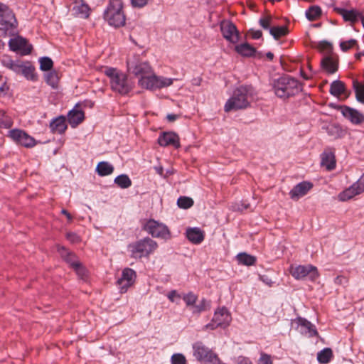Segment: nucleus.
Returning <instances> with one entry per match:
<instances>
[{"label": "nucleus", "instance_id": "obj_1", "mask_svg": "<svg viewBox=\"0 0 364 364\" xmlns=\"http://www.w3.org/2000/svg\"><path fill=\"white\" fill-rule=\"evenodd\" d=\"M252 96V87L242 85L237 87L232 95L227 100L224 106V111L229 112L239 109H246L250 105V98Z\"/></svg>", "mask_w": 364, "mask_h": 364}, {"label": "nucleus", "instance_id": "obj_2", "mask_svg": "<svg viewBox=\"0 0 364 364\" xmlns=\"http://www.w3.org/2000/svg\"><path fill=\"white\" fill-rule=\"evenodd\" d=\"M272 87L276 96L281 99H288L301 91L299 82L289 75H283L274 80Z\"/></svg>", "mask_w": 364, "mask_h": 364}, {"label": "nucleus", "instance_id": "obj_3", "mask_svg": "<svg viewBox=\"0 0 364 364\" xmlns=\"http://www.w3.org/2000/svg\"><path fill=\"white\" fill-rule=\"evenodd\" d=\"M105 74L109 80L110 87L113 92L126 95L132 90V84L127 75L117 68L107 67L105 70Z\"/></svg>", "mask_w": 364, "mask_h": 364}, {"label": "nucleus", "instance_id": "obj_4", "mask_svg": "<svg viewBox=\"0 0 364 364\" xmlns=\"http://www.w3.org/2000/svg\"><path fill=\"white\" fill-rule=\"evenodd\" d=\"M157 247L158 244L155 240L149 237H145L129 244L127 249L132 258L139 259L142 257H148Z\"/></svg>", "mask_w": 364, "mask_h": 364}, {"label": "nucleus", "instance_id": "obj_5", "mask_svg": "<svg viewBox=\"0 0 364 364\" xmlns=\"http://www.w3.org/2000/svg\"><path fill=\"white\" fill-rule=\"evenodd\" d=\"M103 16L110 26L115 28L123 26L125 24L126 17L123 11L122 1L109 0Z\"/></svg>", "mask_w": 364, "mask_h": 364}, {"label": "nucleus", "instance_id": "obj_6", "mask_svg": "<svg viewBox=\"0 0 364 364\" xmlns=\"http://www.w3.org/2000/svg\"><path fill=\"white\" fill-rule=\"evenodd\" d=\"M18 22L13 11L6 4L0 2V35L13 34Z\"/></svg>", "mask_w": 364, "mask_h": 364}, {"label": "nucleus", "instance_id": "obj_7", "mask_svg": "<svg viewBox=\"0 0 364 364\" xmlns=\"http://www.w3.org/2000/svg\"><path fill=\"white\" fill-rule=\"evenodd\" d=\"M141 228L155 238L168 240L171 238V232L165 224L154 219L144 220Z\"/></svg>", "mask_w": 364, "mask_h": 364}, {"label": "nucleus", "instance_id": "obj_8", "mask_svg": "<svg viewBox=\"0 0 364 364\" xmlns=\"http://www.w3.org/2000/svg\"><path fill=\"white\" fill-rule=\"evenodd\" d=\"M173 80L169 77L156 75L154 72L151 75H148L145 77L139 79V85L146 90H156L172 85Z\"/></svg>", "mask_w": 364, "mask_h": 364}, {"label": "nucleus", "instance_id": "obj_9", "mask_svg": "<svg viewBox=\"0 0 364 364\" xmlns=\"http://www.w3.org/2000/svg\"><path fill=\"white\" fill-rule=\"evenodd\" d=\"M193 356L198 361H205L209 364H220V360L217 354L205 346L201 341L193 344Z\"/></svg>", "mask_w": 364, "mask_h": 364}, {"label": "nucleus", "instance_id": "obj_10", "mask_svg": "<svg viewBox=\"0 0 364 364\" xmlns=\"http://www.w3.org/2000/svg\"><path fill=\"white\" fill-rule=\"evenodd\" d=\"M127 70L139 79L145 77L153 73V70L148 61H141L138 57L134 56L127 61Z\"/></svg>", "mask_w": 364, "mask_h": 364}, {"label": "nucleus", "instance_id": "obj_11", "mask_svg": "<svg viewBox=\"0 0 364 364\" xmlns=\"http://www.w3.org/2000/svg\"><path fill=\"white\" fill-rule=\"evenodd\" d=\"M289 272L296 280H302L307 278L309 280L314 282L319 277L317 268L312 264L291 265Z\"/></svg>", "mask_w": 364, "mask_h": 364}, {"label": "nucleus", "instance_id": "obj_12", "mask_svg": "<svg viewBox=\"0 0 364 364\" xmlns=\"http://www.w3.org/2000/svg\"><path fill=\"white\" fill-rule=\"evenodd\" d=\"M232 321L231 314L225 306L218 308L214 312L213 317L210 323L206 324L205 329L214 330L218 327L225 328Z\"/></svg>", "mask_w": 364, "mask_h": 364}, {"label": "nucleus", "instance_id": "obj_13", "mask_svg": "<svg viewBox=\"0 0 364 364\" xmlns=\"http://www.w3.org/2000/svg\"><path fill=\"white\" fill-rule=\"evenodd\" d=\"M58 252L63 260L67 262L77 273V274L83 278L86 274V269L78 260L77 256L72 252H70L63 246H58Z\"/></svg>", "mask_w": 364, "mask_h": 364}, {"label": "nucleus", "instance_id": "obj_14", "mask_svg": "<svg viewBox=\"0 0 364 364\" xmlns=\"http://www.w3.org/2000/svg\"><path fill=\"white\" fill-rule=\"evenodd\" d=\"M9 136L17 144L26 148L33 147L36 144L35 139L21 129L10 130Z\"/></svg>", "mask_w": 364, "mask_h": 364}, {"label": "nucleus", "instance_id": "obj_15", "mask_svg": "<svg viewBox=\"0 0 364 364\" xmlns=\"http://www.w3.org/2000/svg\"><path fill=\"white\" fill-rule=\"evenodd\" d=\"M363 192H364V173L356 182L339 193L338 199L341 201H346Z\"/></svg>", "mask_w": 364, "mask_h": 364}, {"label": "nucleus", "instance_id": "obj_16", "mask_svg": "<svg viewBox=\"0 0 364 364\" xmlns=\"http://www.w3.org/2000/svg\"><path fill=\"white\" fill-rule=\"evenodd\" d=\"M136 278V273L134 269L129 267L124 268L122 272L121 277L117 281L120 292H127L128 289L134 284Z\"/></svg>", "mask_w": 364, "mask_h": 364}, {"label": "nucleus", "instance_id": "obj_17", "mask_svg": "<svg viewBox=\"0 0 364 364\" xmlns=\"http://www.w3.org/2000/svg\"><path fill=\"white\" fill-rule=\"evenodd\" d=\"M294 321L297 324V330L301 334L309 338L316 337L318 336V333L315 325L306 318L297 317Z\"/></svg>", "mask_w": 364, "mask_h": 364}, {"label": "nucleus", "instance_id": "obj_18", "mask_svg": "<svg viewBox=\"0 0 364 364\" xmlns=\"http://www.w3.org/2000/svg\"><path fill=\"white\" fill-rule=\"evenodd\" d=\"M220 26L223 36L227 41L232 43H235L239 41V32L232 22L230 21H223Z\"/></svg>", "mask_w": 364, "mask_h": 364}, {"label": "nucleus", "instance_id": "obj_19", "mask_svg": "<svg viewBox=\"0 0 364 364\" xmlns=\"http://www.w3.org/2000/svg\"><path fill=\"white\" fill-rule=\"evenodd\" d=\"M9 47L11 50L20 52L23 55L31 53L32 50V46L28 44L26 39L21 36L11 38L9 41Z\"/></svg>", "mask_w": 364, "mask_h": 364}, {"label": "nucleus", "instance_id": "obj_20", "mask_svg": "<svg viewBox=\"0 0 364 364\" xmlns=\"http://www.w3.org/2000/svg\"><path fill=\"white\" fill-rule=\"evenodd\" d=\"M340 110L343 116L353 124H360L364 122V114L356 109L346 105L341 106Z\"/></svg>", "mask_w": 364, "mask_h": 364}, {"label": "nucleus", "instance_id": "obj_21", "mask_svg": "<svg viewBox=\"0 0 364 364\" xmlns=\"http://www.w3.org/2000/svg\"><path fill=\"white\" fill-rule=\"evenodd\" d=\"M313 188V183L309 181H304L293 187L289 194L290 198L293 200H298L300 198L304 196Z\"/></svg>", "mask_w": 364, "mask_h": 364}, {"label": "nucleus", "instance_id": "obj_22", "mask_svg": "<svg viewBox=\"0 0 364 364\" xmlns=\"http://www.w3.org/2000/svg\"><path fill=\"white\" fill-rule=\"evenodd\" d=\"M158 143L161 146H173L176 148L180 146L179 137L173 132H164L158 138Z\"/></svg>", "mask_w": 364, "mask_h": 364}, {"label": "nucleus", "instance_id": "obj_23", "mask_svg": "<svg viewBox=\"0 0 364 364\" xmlns=\"http://www.w3.org/2000/svg\"><path fill=\"white\" fill-rule=\"evenodd\" d=\"M187 239L194 245L200 244L205 238V232L200 228H188L186 230Z\"/></svg>", "mask_w": 364, "mask_h": 364}, {"label": "nucleus", "instance_id": "obj_24", "mask_svg": "<svg viewBox=\"0 0 364 364\" xmlns=\"http://www.w3.org/2000/svg\"><path fill=\"white\" fill-rule=\"evenodd\" d=\"M334 10L343 17L345 21L355 23L358 21L359 18L361 20V18L364 17L361 13L356 9L347 10L343 8L336 7Z\"/></svg>", "mask_w": 364, "mask_h": 364}, {"label": "nucleus", "instance_id": "obj_25", "mask_svg": "<svg viewBox=\"0 0 364 364\" xmlns=\"http://www.w3.org/2000/svg\"><path fill=\"white\" fill-rule=\"evenodd\" d=\"M0 63L4 67L13 71L16 75L19 74L22 61L19 60H14L10 55H3L0 57Z\"/></svg>", "mask_w": 364, "mask_h": 364}, {"label": "nucleus", "instance_id": "obj_26", "mask_svg": "<svg viewBox=\"0 0 364 364\" xmlns=\"http://www.w3.org/2000/svg\"><path fill=\"white\" fill-rule=\"evenodd\" d=\"M49 127L52 133L63 134L68 127L65 117L63 115L55 117L50 122Z\"/></svg>", "mask_w": 364, "mask_h": 364}, {"label": "nucleus", "instance_id": "obj_27", "mask_svg": "<svg viewBox=\"0 0 364 364\" xmlns=\"http://www.w3.org/2000/svg\"><path fill=\"white\" fill-rule=\"evenodd\" d=\"M321 63L323 69L328 74H333L338 70V60L333 55L325 56Z\"/></svg>", "mask_w": 364, "mask_h": 364}, {"label": "nucleus", "instance_id": "obj_28", "mask_svg": "<svg viewBox=\"0 0 364 364\" xmlns=\"http://www.w3.org/2000/svg\"><path fill=\"white\" fill-rule=\"evenodd\" d=\"M321 164L325 166L328 171L334 169L336 167L334 153L329 150H325L321 154Z\"/></svg>", "mask_w": 364, "mask_h": 364}, {"label": "nucleus", "instance_id": "obj_29", "mask_svg": "<svg viewBox=\"0 0 364 364\" xmlns=\"http://www.w3.org/2000/svg\"><path fill=\"white\" fill-rule=\"evenodd\" d=\"M84 112L80 109H76L75 107L71 109L68 114V123L73 128L80 124L84 120Z\"/></svg>", "mask_w": 364, "mask_h": 364}, {"label": "nucleus", "instance_id": "obj_30", "mask_svg": "<svg viewBox=\"0 0 364 364\" xmlns=\"http://www.w3.org/2000/svg\"><path fill=\"white\" fill-rule=\"evenodd\" d=\"M18 75H23L28 80L35 81L36 80L35 68L28 63H21Z\"/></svg>", "mask_w": 364, "mask_h": 364}, {"label": "nucleus", "instance_id": "obj_31", "mask_svg": "<svg viewBox=\"0 0 364 364\" xmlns=\"http://www.w3.org/2000/svg\"><path fill=\"white\" fill-rule=\"evenodd\" d=\"M236 259L239 264L252 266L256 263V257L246 252H240L236 255Z\"/></svg>", "mask_w": 364, "mask_h": 364}, {"label": "nucleus", "instance_id": "obj_32", "mask_svg": "<svg viewBox=\"0 0 364 364\" xmlns=\"http://www.w3.org/2000/svg\"><path fill=\"white\" fill-rule=\"evenodd\" d=\"M96 171L100 176H109L113 173L114 166L107 161H101L97 165Z\"/></svg>", "mask_w": 364, "mask_h": 364}, {"label": "nucleus", "instance_id": "obj_33", "mask_svg": "<svg viewBox=\"0 0 364 364\" xmlns=\"http://www.w3.org/2000/svg\"><path fill=\"white\" fill-rule=\"evenodd\" d=\"M330 93L335 97H338L341 95L345 93L346 85L344 82L341 80H336L331 82L330 85Z\"/></svg>", "mask_w": 364, "mask_h": 364}, {"label": "nucleus", "instance_id": "obj_34", "mask_svg": "<svg viewBox=\"0 0 364 364\" xmlns=\"http://www.w3.org/2000/svg\"><path fill=\"white\" fill-rule=\"evenodd\" d=\"M235 50L238 53L247 57L254 55L256 52L255 48L247 43L236 46Z\"/></svg>", "mask_w": 364, "mask_h": 364}, {"label": "nucleus", "instance_id": "obj_35", "mask_svg": "<svg viewBox=\"0 0 364 364\" xmlns=\"http://www.w3.org/2000/svg\"><path fill=\"white\" fill-rule=\"evenodd\" d=\"M333 357V351L330 348H325L317 354V360L319 363H328Z\"/></svg>", "mask_w": 364, "mask_h": 364}, {"label": "nucleus", "instance_id": "obj_36", "mask_svg": "<svg viewBox=\"0 0 364 364\" xmlns=\"http://www.w3.org/2000/svg\"><path fill=\"white\" fill-rule=\"evenodd\" d=\"M114 183L120 188L126 189L129 188L132 182L128 175L127 174H121L117 176L114 180Z\"/></svg>", "mask_w": 364, "mask_h": 364}, {"label": "nucleus", "instance_id": "obj_37", "mask_svg": "<svg viewBox=\"0 0 364 364\" xmlns=\"http://www.w3.org/2000/svg\"><path fill=\"white\" fill-rule=\"evenodd\" d=\"M321 9L318 6H311L306 10L305 15L308 20L315 21L321 16Z\"/></svg>", "mask_w": 364, "mask_h": 364}, {"label": "nucleus", "instance_id": "obj_38", "mask_svg": "<svg viewBox=\"0 0 364 364\" xmlns=\"http://www.w3.org/2000/svg\"><path fill=\"white\" fill-rule=\"evenodd\" d=\"M289 33L288 28L285 26H274L269 28V33L276 40L279 39L282 36H285Z\"/></svg>", "mask_w": 364, "mask_h": 364}, {"label": "nucleus", "instance_id": "obj_39", "mask_svg": "<svg viewBox=\"0 0 364 364\" xmlns=\"http://www.w3.org/2000/svg\"><path fill=\"white\" fill-rule=\"evenodd\" d=\"M353 85L357 101L364 104V85H361L358 81L354 80Z\"/></svg>", "mask_w": 364, "mask_h": 364}, {"label": "nucleus", "instance_id": "obj_40", "mask_svg": "<svg viewBox=\"0 0 364 364\" xmlns=\"http://www.w3.org/2000/svg\"><path fill=\"white\" fill-rule=\"evenodd\" d=\"M12 126V119L4 111L0 110V129H9Z\"/></svg>", "mask_w": 364, "mask_h": 364}, {"label": "nucleus", "instance_id": "obj_41", "mask_svg": "<svg viewBox=\"0 0 364 364\" xmlns=\"http://www.w3.org/2000/svg\"><path fill=\"white\" fill-rule=\"evenodd\" d=\"M46 82L53 88H55L58 83V74L55 70L49 71L45 76Z\"/></svg>", "mask_w": 364, "mask_h": 364}, {"label": "nucleus", "instance_id": "obj_42", "mask_svg": "<svg viewBox=\"0 0 364 364\" xmlns=\"http://www.w3.org/2000/svg\"><path fill=\"white\" fill-rule=\"evenodd\" d=\"M40 63V69L43 71H50L53 65L52 59L49 57H41L38 60Z\"/></svg>", "mask_w": 364, "mask_h": 364}, {"label": "nucleus", "instance_id": "obj_43", "mask_svg": "<svg viewBox=\"0 0 364 364\" xmlns=\"http://www.w3.org/2000/svg\"><path fill=\"white\" fill-rule=\"evenodd\" d=\"M177 205L181 208L188 209L193 205V200L187 196H180L177 200Z\"/></svg>", "mask_w": 364, "mask_h": 364}, {"label": "nucleus", "instance_id": "obj_44", "mask_svg": "<svg viewBox=\"0 0 364 364\" xmlns=\"http://www.w3.org/2000/svg\"><path fill=\"white\" fill-rule=\"evenodd\" d=\"M209 305V302L205 299H202L200 301V303L197 305H195L193 306V309L192 313L193 314H199L201 312L204 311L207 309V306Z\"/></svg>", "mask_w": 364, "mask_h": 364}, {"label": "nucleus", "instance_id": "obj_45", "mask_svg": "<svg viewBox=\"0 0 364 364\" xmlns=\"http://www.w3.org/2000/svg\"><path fill=\"white\" fill-rule=\"evenodd\" d=\"M182 298L188 306H194V304H196V302L198 299L197 295H196L192 291L185 294Z\"/></svg>", "mask_w": 364, "mask_h": 364}, {"label": "nucleus", "instance_id": "obj_46", "mask_svg": "<svg viewBox=\"0 0 364 364\" xmlns=\"http://www.w3.org/2000/svg\"><path fill=\"white\" fill-rule=\"evenodd\" d=\"M171 364H186V357L182 353H174L171 358Z\"/></svg>", "mask_w": 364, "mask_h": 364}, {"label": "nucleus", "instance_id": "obj_47", "mask_svg": "<svg viewBox=\"0 0 364 364\" xmlns=\"http://www.w3.org/2000/svg\"><path fill=\"white\" fill-rule=\"evenodd\" d=\"M356 43H357V41L355 39H350L346 41H341L340 43V48L343 51L346 52V51L348 50L350 48H351L352 47H353L354 46H355Z\"/></svg>", "mask_w": 364, "mask_h": 364}, {"label": "nucleus", "instance_id": "obj_48", "mask_svg": "<svg viewBox=\"0 0 364 364\" xmlns=\"http://www.w3.org/2000/svg\"><path fill=\"white\" fill-rule=\"evenodd\" d=\"M271 21H272V17L271 16L262 17V18H259V24L260 25V26L262 28H264L265 30H269V28H272V27H270Z\"/></svg>", "mask_w": 364, "mask_h": 364}, {"label": "nucleus", "instance_id": "obj_49", "mask_svg": "<svg viewBox=\"0 0 364 364\" xmlns=\"http://www.w3.org/2000/svg\"><path fill=\"white\" fill-rule=\"evenodd\" d=\"M232 360L235 364H252V360L248 357L243 355L235 357Z\"/></svg>", "mask_w": 364, "mask_h": 364}, {"label": "nucleus", "instance_id": "obj_50", "mask_svg": "<svg viewBox=\"0 0 364 364\" xmlns=\"http://www.w3.org/2000/svg\"><path fill=\"white\" fill-rule=\"evenodd\" d=\"M257 364H273V362L269 354L261 353Z\"/></svg>", "mask_w": 364, "mask_h": 364}, {"label": "nucleus", "instance_id": "obj_51", "mask_svg": "<svg viewBox=\"0 0 364 364\" xmlns=\"http://www.w3.org/2000/svg\"><path fill=\"white\" fill-rule=\"evenodd\" d=\"M66 239L71 243H78L80 241V236L73 232H68L66 233Z\"/></svg>", "mask_w": 364, "mask_h": 364}, {"label": "nucleus", "instance_id": "obj_52", "mask_svg": "<svg viewBox=\"0 0 364 364\" xmlns=\"http://www.w3.org/2000/svg\"><path fill=\"white\" fill-rule=\"evenodd\" d=\"M329 134L331 135L336 134L335 136L336 138L341 137L343 135V130L338 125L333 127V128L329 131Z\"/></svg>", "mask_w": 364, "mask_h": 364}, {"label": "nucleus", "instance_id": "obj_53", "mask_svg": "<svg viewBox=\"0 0 364 364\" xmlns=\"http://www.w3.org/2000/svg\"><path fill=\"white\" fill-rule=\"evenodd\" d=\"M148 0H131V4L133 7L141 8L146 6Z\"/></svg>", "mask_w": 364, "mask_h": 364}, {"label": "nucleus", "instance_id": "obj_54", "mask_svg": "<svg viewBox=\"0 0 364 364\" xmlns=\"http://www.w3.org/2000/svg\"><path fill=\"white\" fill-rule=\"evenodd\" d=\"M77 11L82 14L87 16L88 6L85 4H82L80 6H77Z\"/></svg>", "mask_w": 364, "mask_h": 364}, {"label": "nucleus", "instance_id": "obj_55", "mask_svg": "<svg viewBox=\"0 0 364 364\" xmlns=\"http://www.w3.org/2000/svg\"><path fill=\"white\" fill-rule=\"evenodd\" d=\"M175 296H177L178 298H180V295L177 294L176 291V290H171L170 291L168 294H167V298L171 301V302H173L174 301V297Z\"/></svg>", "mask_w": 364, "mask_h": 364}, {"label": "nucleus", "instance_id": "obj_56", "mask_svg": "<svg viewBox=\"0 0 364 364\" xmlns=\"http://www.w3.org/2000/svg\"><path fill=\"white\" fill-rule=\"evenodd\" d=\"M251 36L254 39H259L262 37V33L259 30H251Z\"/></svg>", "mask_w": 364, "mask_h": 364}, {"label": "nucleus", "instance_id": "obj_57", "mask_svg": "<svg viewBox=\"0 0 364 364\" xmlns=\"http://www.w3.org/2000/svg\"><path fill=\"white\" fill-rule=\"evenodd\" d=\"M250 208V204H244L238 205L237 208L235 209L239 211H243L245 210H247Z\"/></svg>", "mask_w": 364, "mask_h": 364}, {"label": "nucleus", "instance_id": "obj_58", "mask_svg": "<svg viewBox=\"0 0 364 364\" xmlns=\"http://www.w3.org/2000/svg\"><path fill=\"white\" fill-rule=\"evenodd\" d=\"M177 115L174 114H168L167 116H166V119L169 121V122H173L175 121L176 119H177Z\"/></svg>", "mask_w": 364, "mask_h": 364}, {"label": "nucleus", "instance_id": "obj_59", "mask_svg": "<svg viewBox=\"0 0 364 364\" xmlns=\"http://www.w3.org/2000/svg\"><path fill=\"white\" fill-rule=\"evenodd\" d=\"M61 213H62V214H63V215H65V216H66V217H67V218H68V220L69 221H71V220H72L73 218H72V216H71L70 213H68L66 210L63 209V210H61Z\"/></svg>", "mask_w": 364, "mask_h": 364}, {"label": "nucleus", "instance_id": "obj_60", "mask_svg": "<svg viewBox=\"0 0 364 364\" xmlns=\"http://www.w3.org/2000/svg\"><path fill=\"white\" fill-rule=\"evenodd\" d=\"M154 169L156 170V172L159 174L160 176H162L164 173V168L162 166H156L154 167Z\"/></svg>", "mask_w": 364, "mask_h": 364}, {"label": "nucleus", "instance_id": "obj_61", "mask_svg": "<svg viewBox=\"0 0 364 364\" xmlns=\"http://www.w3.org/2000/svg\"><path fill=\"white\" fill-rule=\"evenodd\" d=\"M266 56L269 60H272L274 58V54L272 52L267 53Z\"/></svg>", "mask_w": 364, "mask_h": 364}, {"label": "nucleus", "instance_id": "obj_62", "mask_svg": "<svg viewBox=\"0 0 364 364\" xmlns=\"http://www.w3.org/2000/svg\"><path fill=\"white\" fill-rule=\"evenodd\" d=\"M85 106H88L90 107H92L94 105V102H92L91 100H87L85 102Z\"/></svg>", "mask_w": 364, "mask_h": 364}, {"label": "nucleus", "instance_id": "obj_63", "mask_svg": "<svg viewBox=\"0 0 364 364\" xmlns=\"http://www.w3.org/2000/svg\"><path fill=\"white\" fill-rule=\"evenodd\" d=\"M364 55V53H358L355 55V57L356 59H360L361 56Z\"/></svg>", "mask_w": 364, "mask_h": 364}, {"label": "nucleus", "instance_id": "obj_64", "mask_svg": "<svg viewBox=\"0 0 364 364\" xmlns=\"http://www.w3.org/2000/svg\"><path fill=\"white\" fill-rule=\"evenodd\" d=\"M341 279H342V277H341L338 276V277L335 279V282H336V283H340V282H341Z\"/></svg>", "mask_w": 364, "mask_h": 364}]
</instances>
